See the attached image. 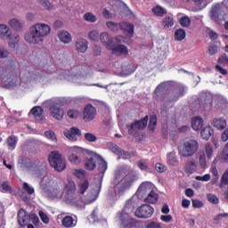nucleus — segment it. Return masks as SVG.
I'll return each instance as SVG.
<instances>
[{
    "instance_id": "58",
    "label": "nucleus",
    "mask_w": 228,
    "mask_h": 228,
    "mask_svg": "<svg viewBox=\"0 0 228 228\" xmlns=\"http://www.w3.org/2000/svg\"><path fill=\"white\" fill-rule=\"evenodd\" d=\"M0 58L2 59L10 58V52L8 51V49L1 45H0Z\"/></svg>"
},
{
    "instance_id": "52",
    "label": "nucleus",
    "mask_w": 228,
    "mask_h": 228,
    "mask_svg": "<svg viewBox=\"0 0 228 228\" xmlns=\"http://www.w3.org/2000/svg\"><path fill=\"white\" fill-rule=\"evenodd\" d=\"M30 113L34 115V117H42L44 114V109L42 107H34L31 110Z\"/></svg>"
},
{
    "instance_id": "4",
    "label": "nucleus",
    "mask_w": 228,
    "mask_h": 228,
    "mask_svg": "<svg viewBox=\"0 0 228 228\" xmlns=\"http://www.w3.org/2000/svg\"><path fill=\"white\" fill-rule=\"evenodd\" d=\"M19 85V80L13 72L6 68H0V86L3 88H14Z\"/></svg>"
},
{
    "instance_id": "54",
    "label": "nucleus",
    "mask_w": 228,
    "mask_h": 228,
    "mask_svg": "<svg viewBox=\"0 0 228 228\" xmlns=\"http://www.w3.org/2000/svg\"><path fill=\"white\" fill-rule=\"evenodd\" d=\"M69 118H77L79 117V110L76 109H69L67 112Z\"/></svg>"
},
{
    "instance_id": "23",
    "label": "nucleus",
    "mask_w": 228,
    "mask_h": 228,
    "mask_svg": "<svg viewBox=\"0 0 228 228\" xmlns=\"http://www.w3.org/2000/svg\"><path fill=\"white\" fill-rule=\"evenodd\" d=\"M76 51L84 54L88 49V41L85 38H77L75 43Z\"/></svg>"
},
{
    "instance_id": "1",
    "label": "nucleus",
    "mask_w": 228,
    "mask_h": 228,
    "mask_svg": "<svg viewBox=\"0 0 228 228\" xmlns=\"http://www.w3.org/2000/svg\"><path fill=\"white\" fill-rule=\"evenodd\" d=\"M51 35V25L37 22L30 26L28 32L25 34L24 39L32 45H42L44 40Z\"/></svg>"
},
{
    "instance_id": "22",
    "label": "nucleus",
    "mask_w": 228,
    "mask_h": 228,
    "mask_svg": "<svg viewBox=\"0 0 228 228\" xmlns=\"http://www.w3.org/2000/svg\"><path fill=\"white\" fill-rule=\"evenodd\" d=\"M152 191V183L150 182L142 183L137 191L138 197H143L148 195L149 192Z\"/></svg>"
},
{
    "instance_id": "24",
    "label": "nucleus",
    "mask_w": 228,
    "mask_h": 228,
    "mask_svg": "<svg viewBox=\"0 0 228 228\" xmlns=\"http://www.w3.org/2000/svg\"><path fill=\"white\" fill-rule=\"evenodd\" d=\"M120 28L122 31H124L126 34V37H128V38H132L133 35L134 33V25L127 22V21H124L119 23Z\"/></svg>"
},
{
    "instance_id": "5",
    "label": "nucleus",
    "mask_w": 228,
    "mask_h": 228,
    "mask_svg": "<svg viewBox=\"0 0 228 228\" xmlns=\"http://www.w3.org/2000/svg\"><path fill=\"white\" fill-rule=\"evenodd\" d=\"M199 151V142L194 139H187L179 147L178 154L182 158H191Z\"/></svg>"
},
{
    "instance_id": "44",
    "label": "nucleus",
    "mask_w": 228,
    "mask_h": 228,
    "mask_svg": "<svg viewBox=\"0 0 228 228\" xmlns=\"http://www.w3.org/2000/svg\"><path fill=\"white\" fill-rule=\"evenodd\" d=\"M95 159H97L95 158V155H94V158H91V159H86V168L87 170H94L95 169V167H96Z\"/></svg>"
},
{
    "instance_id": "27",
    "label": "nucleus",
    "mask_w": 228,
    "mask_h": 228,
    "mask_svg": "<svg viewBox=\"0 0 228 228\" xmlns=\"http://www.w3.org/2000/svg\"><path fill=\"white\" fill-rule=\"evenodd\" d=\"M214 134L215 131L213 130V127H211V126L209 125L203 126L200 132L203 140H208L209 138H211V136H213Z\"/></svg>"
},
{
    "instance_id": "30",
    "label": "nucleus",
    "mask_w": 228,
    "mask_h": 228,
    "mask_svg": "<svg viewBox=\"0 0 228 228\" xmlns=\"http://www.w3.org/2000/svg\"><path fill=\"white\" fill-rule=\"evenodd\" d=\"M213 126L214 127H216L219 131H223V129H225L227 127V120L224 118H215L213 120Z\"/></svg>"
},
{
    "instance_id": "39",
    "label": "nucleus",
    "mask_w": 228,
    "mask_h": 228,
    "mask_svg": "<svg viewBox=\"0 0 228 228\" xmlns=\"http://www.w3.org/2000/svg\"><path fill=\"white\" fill-rule=\"evenodd\" d=\"M156 126H158V116H156V114H151L150 116L148 129H150V131H154L156 129Z\"/></svg>"
},
{
    "instance_id": "10",
    "label": "nucleus",
    "mask_w": 228,
    "mask_h": 228,
    "mask_svg": "<svg viewBox=\"0 0 228 228\" xmlns=\"http://www.w3.org/2000/svg\"><path fill=\"white\" fill-rule=\"evenodd\" d=\"M209 16L212 20L220 22V20H224V19H225V12H224L222 5H220V4H216V5L212 6Z\"/></svg>"
},
{
    "instance_id": "33",
    "label": "nucleus",
    "mask_w": 228,
    "mask_h": 228,
    "mask_svg": "<svg viewBox=\"0 0 228 228\" xmlns=\"http://www.w3.org/2000/svg\"><path fill=\"white\" fill-rule=\"evenodd\" d=\"M167 165H170L171 167H175V165L179 163V159L175 151L167 153Z\"/></svg>"
},
{
    "instance_id": "45",
    "label": "nucleus",
    "mask_w": 228,
    "mask_h": 228,
    "mask_svg": "<svg viewBox=\"0 0 228 228\" xmlns=\"http://www.w3.org/2000/svg\"><path fill=\"white\" fill-rule=\"evenodd\" d=\"M164 28H172L174 26V18L172 15H167L163 20Z\"/></svg>"
},
{
    "instance_id": "55",
    "label": "nucleus",
    "mask_w": 228,
    "mask_h": 228,
    "mask_svg": "<svg viewBox=\"0 0 228 228\" xmlns=\"http://www.w3.org/2000/svg\"><path fill=\"white\" fill-rule=\"evenodd\" d=\"M23 190H25L28 195H33V193H35V188L26 182L23 183Z\"/></svg>"
},
{
    "instance_id": "48",
    "label": "nucleus",
    "mask_w": 228,
    "mask_h": 228,
    "mask_svg": "<svg viewBox=\"0 0 228 228\" xmlns=\"http://www.w3.org/2000/svg\"><path fill=\"white\" fill-rule=\"evenodd\" d=\"M180 24L182 28H190V24H191V20L188 16H183L180 19Z\"/></svg>"
},
{
    "instance_id": "19",
    "label": "nucleus",
    "mask_w": 228,
    "mask_h": 228,
    "mask_svg": "<svg viewBox=\"0 0 228 228\" xmlns=\"http://www.w3.org/2000/svg\"><path fill=\"white\" fill-rule=\"evenodd\" d=\"M65 191L68 200H74L76 199V183L74 181H68V184L65 186Z\"/></svg>"
},
{
    "instance_id": "29",
    "label": "nucleus",
    "mask_w": 228,
    "mask_h": 228,
    "mask_svg": "<svg viewBox=\"0 0 228 228\" xmlns=\"http://www.w3.org/2000/svg\"><path fill=\"white\" fill-rule=\"evenodd\" d=\"M95 159L98 163V169L102 174H104L108 170V162L102 159L100 155L95 154Z\"/></svg>"
},
{
    "instance_id": "36",
    "label": "nucleus",
    "mask_w": 228,
    "mask_h": 228,
    "mask_svg": "<svg viewBox=\"0 0 228 228\" xmlns=\"http://www.w3.org/2000/svg\"><path fill=\"white\" fill-rule=\"evenodd\" d=\"M158 194L154 192V191H151L144 199V201L148 202L149 204H155V202H158Z\"/></svg>"
},
{
    "instance_id": "31",
    "label": "nucleus",
    "mask_w": 228,
    "mask_h": 228,
    "mask_svg": "<svg viewBox=\"0 0 228 228\" xmlns=\"http://www.w3.org/2000/svg\"><path fill=\"white\" fill-rule=\"evenodd\" d=\"M53 184H54V180H53V177L50 175H45L41 181V186L43 190H45L47 188H52Z\"/></svg>"
},
{
    "instance_id": "12",
    "label": "nucleus",
    "mask_w": 228,
    "mask_h": 228,
    "mask_svg": "<svg viewBox=\"0 0 228 228\" xmlns=\"http://www.w3.org/2000/svg\"><path fill=\"white\" fill-rule=\"evenodd\" d=\"M83 152V148L78 146H73L69 148V159L70 163H73V165H79L81 163V158L77 156V154H81Z\"/></svg>"
},
{
    "instance_id": "49",
    "label": "nucleus",
    "mask_w": 228,
    "mask_h": 228,
    "mask_svg": "<svg viewBox=\"0 0 228 228\" xmlns=\"http://www.w3.org/2000/svg\"><path fill=\"white\" fill-rule=\"evenodd\" d=\"M7 143L11 151H13L17 145V137L12 135L7 139Z\"/></svg>"
},
{
    "instance_id": "25",
    "label": "nucleus",
    "mask_w": 228,
    "mask_h": 228,
    "mask_svg": "<svg viewBox=\"0 0 228 228\" xmlns=\"http://www.w3.org/2000/svg\"><path fill=\"white\" fill-rule=\"evenodd\" d=\"M12 35V28H10V26L2 23L0 24V38L1 40H8Z\"/></svg>"
},
{
    "instance_id": "64",
    "label": "nucleus",
    "mask_w": 228,
    "mask_h": 228,
    "mask_svg": "<svg viewBox=\"0 0 228 228\" xmlns=\"http://www.w3.org/2000/svg\"><path fill=\"white\" fill-rule=\"evenodd\" d=\"M228 184V169L224 173L222 178H221V186H224Z\"/></svg>"
},
{
    "instance_id": "42",
    "label": "nucleus",
    "mask_w": 228,
    "mask_h": 228,
    "mask_svg": "<svg viewBox=\"0 0 228 228\" xmlns=\"http://www.w3.org/2000/svg\"><path fill=\"white\" fill-rule=\"evenodd\" d=\"M203 101L205 102V110H208V108H211V102H213V95L209 93L205 94L203 95Z\"/></svg>"
},
{
    "instance_id": "53",
    "label": "nucleus",
    "mask_w": 228,
    "mask_h": 228,
    "mask_svg": "<svg viewBox=\"0 0 228 228\" xmlns=\"http://www.w3.org/2000/svg\"><path fill=\"white\" fill-rule=\"evenodd\" d=\"M207 198H208V202H210L211 204H219L220 203V200L218 199V197H216V195H215L213 193L207 194Z\"/></svg>"
},
{
    "instance_id": "20",
    "label": "nucleus",
    "mask_w": 228,
    "mask_h": 228,
    "mask_svg": "<svg viewBox=\"0 0 228 228\" xmlns=\"http://www.w3.org/2000/svg\"><path fill=\"white\" fill-rule=\"evenodd\" d=\"M8 26L12 28L14 31L20 33L24 29V21L17 18H12L8 20Z\"/></svg>"
},
{
    "instance_id": "6",
    "label": "nucleus",
    "mask_w": 228,
    "mask_h": 228,
    "mask_svg": "<svg viewBox=\"0 0 228 228\" xmlns=\"http://www.w3.org/2000/svg\"><path fill=\"white\" fill-rule=\"evenodd\" d=\"M49 163L57 172H63L67 168L65 159L58 151H52L48 157Z\"/></svg>"
},
{
    "instance_id": "41",
    "label": "nucleus",
    "mask_w": 228,
    "mask_h": 228,
    "mask_svg": "<svg viewBox=\"0 0 228 228\" xmlns=\"http://www.w3.org/2000/svg\"><path fill=\"white\" fill-rule=\"evenodd\" d=\"M106 27L110 31H119L120 29V23L115 22V21H107L106 22Z\"/></svg>"
},
{
    "instance_id": "47",
    "label": "nucleus",
    "mask_w": 228,
    "mask_h": 228,
    "mask_svg": "<svg viewBox=\"0 0 228 228\" xmlns=\"http://www.w3.org/2000/svg\"><path fill=\"white\" fill-rule=\"evenodd\" d=\"M45 138L47 140H51V142H53V143H56L58 142V139L56 138V134L53 131L48 130L45 133Z\"/></svg>"
},
{
    "instance_id": "46",
    "label": "nucleus",
    "mask_w": 228,
    "mask_h": 228,
    "mask_svg": "<svg viewBox=\"0 0 228 228\" xmlns=\"http://www.w3.org/2000/svg\"><path fill=\"white\" fill-rule=\"evenodd\" d=\"M53 199H61L63 197V190L59 187H55L52 191Z\"/></svg>"
},
{
    "instance_id": "57",
    "label": "nucleus",
    "mask_w": 228,
    "mask_h": 228,
    "mask_svg": "<svg viewBox=\"0 0 228 228\" xmlns=\"http://www.w3.org/2000/svg\"><path fill=\"white\" fill-rule=\"evenodd\" d=\"M192 1L198 6L199 10H204V8L208 6L206 0H192Z\"/></svg>"
},
{
    "instance_id": "59",
    "label": "nucleus",
    "mask_w": 228,
    "mask_h": 228,
    "mask_svg": "<svg viewBox=\"0 0 228 228\" xmlns=\"http://www.w3.org/2000/svg\"><path fill=\"white\" fill-rule=\"evenodd\" d=\"M155 170H157V172H159V174H163V172H167V166H165L161 163H157L155 165Z\"/></svg>"
},
{
    "instance_id": "3",
    "label": "nucleus",
    "mask_w": 228,
    "mask_h": 228,
    "mask_svg": "<svg viewBox=\"0 0 228 228\" xmlns=\"http://www.w3.org/2000/svg\"><path fill=\"white\" fill-rule=\"evenodd\" d=\"M90 74V68L85 65L73 66L69 72H64L60 75V79H66L71 83H77V79L86 77Z\"/></svg>"
},
{
    "instance_id": "15",
    "label": "nucleus",
    "mask_w": 228,
    "mask_h": 228,
    "mask_svg": "<svg viewBox=\"0 0 228 228\" xmlns=\"http://www.w3.org/2000/svg\"><path fill=\"white\" fill-rule=\"evenodd\" d=\"M64 136L70 142H77V136H81V130L77 127H70L64 131Z\"/></svg>"
},
{
    "instance_id": "28",
    "label": "nucleus",
    "mask_w": 228,
    "mask_h": 228,
    "mask_svg": "<svg viewBox=\"0 0 228 228\" xmlns=\"http://www.w3.org/2000/svg\"><path fill=\"white\" fill-rule=\"evenodd\" d=\"M204 126V120L200 117H195L191 119V127L194 131H200Z\"/></svg>"
},
{
    "instance_id": "18",
    "label": "nucleus",
    "mask_w": 228,
    "mask_h": 228,
    "mask_svg": "<svg viewBox=\"0 0 228 228\" xmlns=\"http://www.w3.org/2000/svg\"><path fill=\"white\" fill-rule=\"evenodd\" d=\"M100 192H101V183L93 187L92 190H89V192L86 195L87 204H91V202H95V200H97V197H99Z\"/></svg>"
},
{
    "instance_id": "11",
    "label": "nucleus",
    "mask_w": 228,
    "mask_h": 228,
    "mask_svg": "<svg viewBox=\"0 0 228 228\" xmlns=\"http://www.w3.org/2000/svg\"><path fill=\"white\" fill-rule=\"evenodd\" d=\"M154 215V208L150 205H142L135 210L137 218H151Z\"/></svg>"
},
{
    "instance_id": "62",
    "label": "nucleus",
    "mask_w": 228,
    "mask_h": 228,
    "mask_svg": "<svg viewBox=\"0 0 228 228\" xmlns=\"http://www.w3.org/2000/svg\"><path fill=\"white\" fill-rule=\"evenodd\" d=\"M38 215L44 224L49 223V216L44 211L40 210Z\"/></svg>"
},
{
    "instance_id": "16",
    "label": "nucleus",
    "mask_w": 228,
    "mask_h": 228,
    "mask_svg": "<svg viewBox=\"0 0 228 228\" xmlns=\"http://www.w3.org/2000/svg\"><path fill=\"white\" fill-rule=\"evenodd\" d=\"M110 51L112 52V54H116V56H127L129 54V50L127 46L124 45H113Z\"/></svg>"
},
{
    "instance_id": "51",
    "label": "nucleus",
    "mask_w": 228,
    "mask_h": 228,
    "mask_svg": "<svg viewBox=\"0 0 228 228\" xmlns=\"http://www.w3.org/2000/svg\"><path fill=\"white\" fill-rule=\"evenodd\" d=\"M85 140L86 142H89L90 143H94L97 142V135L92 134V133H86L85 134Z\"/></svg>"
},
{
    "instance_id": "43",
    "label": "nucleus",
    "mask_w": 228,
    "mask_h": 228,
    "mask_svg": "<svg viewBox=\"0 0 228 228\" xmlns=\"http://www.w3.org/2000/svg\"><path fill=\"white\" fill-rule=\"evenodd\" d=\"M175 38L178 42H181V40H184V38H186V31H184V29L183 28L177 29L175 33Z\"/></svg>"
},
{
    "instance_id": "61",
    "label": "nucleus",
    "mask_w": 228,
    "mask_h": 228,
    "mask_svg": "<svg viewBox=\"0 0 228 228\" xmlns=\"http://www.w3.org/2000/svg\"><path fill=\"white\" fill-rule=\"evenodd\" d=\"M200 165L201 168H206V167H208V162L206 161V155L204 153H201L200 155Z\"/></svg>"
},
{
    "instance_id": "26",
    "label": "nucleus",
    "mask_w": 228,
    "mask_h": 228,
    "mask_svg": "<svg viewBox=\"0 0 228 228\" xmlns=\"http://www.w3.org/2000/svg\"><path fill=\"white\" fill-rule=\"evenodd\" d=\"M57 37L62 44H70L72 42V35L67 30H61L57 34Z\"/></svg>"
},
{
    "instance_id": "40",
    "label": "nucleus",
    "mask_w": 228,
    "mask_h": 228,
    "mask_svg": "<svg viewBox=\"0 0 228 228\" xmlns=\"http://www.w3.org/2000/svg\"><path fill=\"white\" fill-rule=\"evenodd\" d=\"M83 18L86 22H90L91 24L97 22V16L94 12H86Z\"/></svg>"
},
{
    "instance_id": "56",
    "label": "nucleus",
    "mask_w": 228,
    "mask_h": 228,
    "mask_svg": "<svg viewBox=\"0 0 228 228\" xmlns=\"http://www.w3.org/2000/svg\"><path fill=\"white\" fill-rule=\"evenodd\" d=\"M206 154L208 159L213 158V146L209 143L206 144L205 146Z\"/></svg>"
},
{
    "instance_id": "8",
    "label": "nucleus",
    "mask_w": 228,
    "mask_h": 228,
    "mask_svg": "<svg viewBox=\"0 0 228 228\" xmlns=\"http://www.w3.org/2000/svg\"><path fill=\"white\" fill-rule=\"evenodd\" d=\"M134 181H136V176L133 174H128L116 184V190L120 193L121 191L127 190Z\"/></svg>"
},
{
    "instance_id": "50",
    "label": "nucleus",
    "mask_w": 228,
    "mask_h": 228,
    "mask_svg": "<svg viewBox=\"0 0 228 228\" xmlns=\"http://www.w3.org/2000/svg\"><path fill=\"white\" fill-rule=\"evenodd\" d=\"M88 38L93 40V42H97L99 40V30L93 29L88 33Z\"/></svg>"
},
{
    "instance_id": "13",
    "label": "nucleus",
    "mask_w": 228,
    "mask_h": 228,
    "mask_svg": "<svg viewBox=\"0 0 228 228\" xmlns=\"http://www.w3.org/2000/svg\"><path fill=\"white\" fill-rule=\"evenodd\" d=\"M97 116V110L91 104H88L84 109V120L85 122H92Z\"/></svg>"
},
{
    "instance_id": "38",
    "label": "nucleus",
    "mask_w": 228,
    "mask_h": 228,
    "mask_svg": "<svg viewBox=\"0 0 228 228\" xmlns=\"http://www.w3.org/2000/svg\"><path fill=\"white\" fill-rule=\"evenodd\" d=\"M186 94V87L183 86H180L175 91V97L172 99V101H177L179 97H183Z\"/></svg>"
},
{
    "instance_id": "2",
    "label": "nucleus",
    "mask_w": 228,
    "mask_h": 228,
    "mask_svg": "<svg viewBox=\"0 0 228 228\" xmlns=\"http://www.w3.org/2000/svg\"><path fill=\"white\" fill-rule=\"evenodd\" d=\"M69 102V100L65 97H57L47 100L45 102L46 108H48V111L55 120H63V117L65 115V110L61 106H65Z\"/></svg>"
},
{
    "instance_id": "60",
    "label": "nucleus",
    "mask_w": 228,
    "mask_h": 228,
    "mask_svg": "<svg viewBox=\"0 0 228 228\" xmlns=\"http://www.w3.org/2000/svg\"><path fill=\"white\" fill-rule=\"evenodd\" d=\"M109 149L114 153L117 154V156H118V154L120 153V149L118 146H117V144L115 143H110L109 144Z\"/></svg>"
},
{
    "instance_id": "63",
    "label": "nucleus",
    "mask_w": 228,
    "mask_h": 228,
    "mask_svg": "<svg viewBox=\"0 0 228 228\" xmlns=\"http://www.w3.org/2000/svg\"><path fill=\"white\" fill-rule=\"evenodd\" d=\"M0 191H10V183H8V182H4L2 184H0Z\"/></svg>"
},
{
    "instance_id": "21",
    "label": "nucleus",
    "mask_w": 228,
    "mask_h": 228,
    "mask_svg": "<svg viewBox=\"0 0 228 228\" xmlns=\"http://www.w3.org/2000/svg\"><path fill=\"white\" fill-rule=\"evenodd\" d=\"M199 167V162L197 160L191 159L186 161L184 165V172L186 174H195L197 168Z\"/></svg>"
},
{
    "instance_id": "9",
    "label": "nucleus",
    "mask_w": 228,
    "mask_h": 228,
    "mask_svg": "<svg viewBox=\"0 0 228 228\" xmlns=\"http://www.w3.org/2000/svg\"><path fill=\"white\" fill-rule=\"evenodd\" d=\"M149 122V116H145L142 119L139 121H135L131 125H127L128 134H136V131H140V129H145L147 127V124Z\"/></svg>"
},
{
    "instance_id": "7",
    "label": "nucleus",
    "mask_w": 228,
    "mask_h": 228,
    "mask_svg": "<svg viewBox=\"0 0 228 228\" xmlns=\"http://www.w3.org/2000/svg\"><path fill=\"white\" fill-rule=\"evenodd\" d=\"M73 175L77 179H81L78 188L81 195H85V191H86V190H88V186H90V183L86 179V171H85V169H74Z\"/></svg>"
},
{
    "instance_id": "37",
    "label": "nucleus",
    "mask_w": 228,
    "mask_h": 228,
    "mask_svg": "<svg viewBox=\"0 0 228 228\" xmlns=\"http://www.w3.org/2000/svg\"><path fill=\"white\" fill-rule=\"evenodd\" d=\"M37 3L43 10H47V12H51L54 10V7L52 5L49 0H37Z\"/></svg>"
},
{
    "instance_id": "32",
    "label": "nucleus",
    "mask_w": 228,
    "mask_h": 228,
    "mask_svg": "<svg viewBox=\"0 0 228 228\" xmlns=\"http://www.w3.org/2000/svg\"><path fill=\"white\" fill-rule=\"evenodd\" d=\"M8 40V45L11 49H15L17 45H19V42L20 40V37L19 35L14 34L13 36H11V37L7 38Z\"/></svg>"
},
{
    "instance_id": "35",
    "label": "nucleus",
    "mask_w": 228,
    "mask_h": 228,
    "mask_svg": "<svg viewBox=\"0 0 228 228\" xmlns=\"http://www.w3.org/2000/svg\"><path fill=\"white\" fill-rule=\"evenodd\" d=\"M151 12L156 17H163L164 15H167V9H165V7H161L160 5L153 7Z\"/></svg>"
},
{
    "instance_id": "17",
    "label": "nucleus",
    "mask_w": 228,
    "mask_h": 228,
    "mask_svg": "<svg viewBox=\"0 0 228 228\" xmlns=\"http://www.w3.org/2000/svg\"><path fill=\"white\" fill-rule=\"evenodd\" d=\"M31 222V214H28L24 209H20L18 213V224L21 227L28 225Z\"/></svg>"
},
{
    "instance_id": "14",
    "label": "nucleus",
    "mask_w": 228,
    "mask_h": 228,
    "mask_svg": "<svg viewBox=\"0 0 228 228\" xmlns=\"http://www.w3.org/2000/svg\"><path fill=\"white\" fill-rule=\"evenodd\" d=\"M100 41L101 44L106 47V49H109V51L111 49V47H113L114 38L108 32H102L100 34Z\"/></svg>"
},
{
    "instance_id": "34",
    "label": "nucleus",
    "mask_w": 228,
    "mask_h": 228,
    "mask_svg": "<svg viewBox=\"0 0 228 228\" xmlns=\"http://www.w3.org/2000/svg\"><path fill=\"white\" fill-rule=\"evenodd\" d=\"M61 224H62L63 227H66V228L76 227V224H74V218L70 216H66L61 220Z\"/></svg>"
}]
</instances>
